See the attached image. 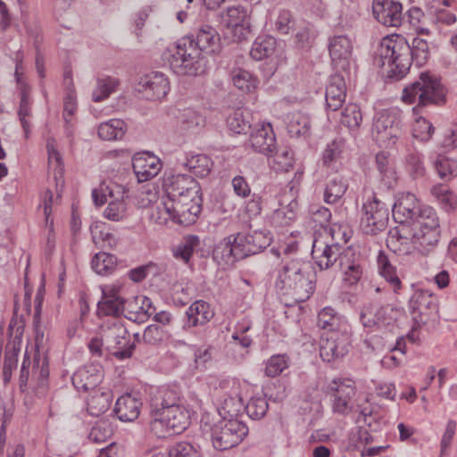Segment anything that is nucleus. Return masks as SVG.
Listing matches in <instances>:
<instances>
[{"mask_svg": "<svg viewBox=\"0 0 457 457\" xmlns=\"http://www.w3.org/2000/svg\"><path fill=\"white\" fill-rule=\"evenodd\" d=\"M377 169L381 175V179L388 186L396 181V172L395 170L394 162L386 152H380L376 155Z\"/></svg>", "mask_w": 457, "mask_h": 457, "instance_id": "obj_43", "label": "nucleus"}, {"mask_svg": "<svg viewBox=\"0 0 457 457\" xmlns=\"http://www.w3.org/2000/svg\"><path fill=\"white\" fill-rule=\"evenodd\" d=\"M372 12L376 20L386 27H398L403 19V5L395 0H373Z\"/></svg>", "mask_w": 457, "mask_h": 457, "instance_id": "obj_19", "label": "nucleus"}, {"mask_svg": "<svg viewBox=\"0 0 457 457\" xmlns=\"http://www.w3.org/2000/svg\"><path fill=\"white\" fill-rule=\"evenodd\" d=\"M136 90L147 100H160L169 91V81L162 73L153 71L139 77Z\"/></svg>", "mask_w": 457, "mask_h": 457, "instance_id": "obj_17", "label": "nucleus"}, {"mask_svg": "<svg viewBox=\"0 0 457 457\" xmlns=\"http://www.w3.org/2000/svg\"><path fill=\"white\" fill-rule=\"evenodd\" d=\"M185 166L194 175L200 178H205L212 170V161L205 154H195L187 159Z\"/></svg>", "mask_w": 457, "mask_h": 457, "instance_id": "obj_42", "label": "nucleus"}, {"mask_svg": "<svg viewBox=\"0 0 457 457\" xmlns=\"http://www.w3.org/2000/svg\"><path fill=\"white\" fill-rule=\"evenodd\" d=\"M144 306L138 296L126 300L124 305V317L134 322L141 323L146 320V316L143 312Z\"/></svg>", "mask_w": 457, "mask_h": 457, "instance_id": "obj_56", "label": "nucleus"}, {"mask_svg": "<svg viewBox=\"0 0 457 457\" xmlns=\"http://www.w3.org/2000/svg\"><path fill=\"white\" fill-rule=\"evenodd\" d=\"M315 271L310 262L291 259L278 270L276 287L294 301L303 303L314 292Z\"/></svg>", "mask_w": 457, "mask_h": 457, "instance_id": "obj_2", "label": "nucleus"}, {"mask_svg": "<svg viewBox=\"0 0 457 457\" xmlns=\"http://www.w3.org/2000/svg\"><path fill=\"white\" fill-rule=\"evenodd\" d=\"M361 212L360 227L363 233L375 236L386 228L389 221L388 207L375 195L371 200L363 204Z\"/></svg>", "mask_w": 457, "mask_h": 457, "instance_id": "obj_7", "label": "nucleus"}, {"mask_svg": "<svg viewBox=\"0 0 457 457\" xmlns=\"http://www.w3.org/2000/svg\"><path fill=\"white\" fill-rule=\"evenodd\" d=\"M117 264V258L105 252H100L93 257L91 261L92 269L99 275H108L112 273Z\"/></svg>", "mask_w": 457, "mask_h": 457, "instance_id": "obj_48", "label": "nucleus"}, {"mask_svg": "<svg viewBox=\"0 0 457 457\" xmlns=\"http://www.w3.org/2000/svg\"><path fill=\"white\" fill-rule=\"evenodd\" d=\"M297 208V201L291 200L286 206L276 209L271 215L272 224L278 228L290 226L296 219Z\"/></svg>", "mask_w": 457, "mask_h": 457, "instance_id": "obj_38", "label": "nucleus"}, {"mask_svg": "<svg viewBox=\"0 0 457 457\" xmlns=\"http://www.w3.org/2000/svg\"><path fill=\"white\" fill-rule=\"evenodd\" d=\"M152 420L149 423L151 432L159 438H164L173 436L172 429L167 422V418L163 417V411H153L150 410Z\"/></svg>", "mask_w": 457, "mask_h": 457, "instance_id": "obj_51", "label": "nucleus"}, {"mask_svg": "<svg viewBox=\"0 0 457 457\" xmlns=\"http://www.w3.org/2000/svg\"><path fill=\"white\" fill-rule=\"evenodd\" d=\"M402 99L407 104H418L413 107L416 112L419 109L428 105H439L445 102V90L440 81L428 72H422L419 79L405 87Z\"/></svg>", "mask_w": 457, "mask_h": 457, "instance_id": "obj_5", "label": "nucleus"}, {"mask_svg": "<svg viewBox=\"0 0 457 457\" xmlns=\"http://www.w3.org/2000/svg\"><path fill=\"white\" fill-rule=\"evenodd\" d=\"M200 245L198 236L187 235L183 237L179 245L172 249L173 256L181 260L184 263H188L196 247Z\"/></svg>", "mask_w": 457, "mask_h": 457, "instance_id": "obj_40", "label": "nucleus"}, {"mask_svg": "<svg viewBox=\"0 0 457 457\" xmlns=\"http://www.w3.org/2000/svg\"><path fill=\"white\" fill-rule=\"evenodd\" d=\"M288 367V357L286 354L272 355L266 363L265 375L275 378Z\"/></svg>", "mask_w": 457, "mask_h": 457, "instance_id": "obj_60", "label": "nucleus"}, {"mask_svg": "<svg viewBox=\"0 0 457 457\" xmlns=\"http://www.w3.org/2000/svg\"><path fill=\"white\" fill-rule=\"evenodd\" d=\"M403 122L397 110H385L381 112L373 124V131L377 140L383 142L386 146L395 144L403 135Z\"/></svg>", "mask_w": 457, "mask_h": 457, "instance_id": "obj_9", "label": "nucleus"}, {"mask_svg": "<svg viewBox=\"0 0 457 457\" xmlns=\"http://www.w3.org/2000/svg\"><path fill=\"white\" fill-rule=\"evenodd\" d=\"M170 457H200L196 448L188 442H179L172 445L170 450Z\"/></svg>", "mask_w": 457, "mask_h": 457, "instance_id": "obj_64", "label": "nucleus"}, {"mask_svg": "<svg viewBox=\"0 0 457 457\" xmlns=\"http://www.w3.org/2000/svg\"><path fill=\"white\" fill-rule=\"evenodd\" d=\"M141 403L130 395L119 397L114 406V412L117 418L124 422L135 420L139 415Z\"/></svg>", "mask_w": 457, "mask_h": 457, "instance_id": "obj_32", "label": "nucleus"}, {"mask_svg": "<svg viewBox=\"0 0 457 457\" xmlns=\"http://www.w3.org/2000/svg\"><path fill=\"white\" fill-rule=\"evenodd\" d=\"M187 322L185 327L194 328L203 326L212 318V312L210 310L208 303L198 300L194 302L187 309Z\"/></svg>", "mask_w": 457, "mask_h": 457, "instance_id": "obj_33", "label": "nucleus"}, {"mask_svg": "<svg viewBox=\"0 0 457 457\" xmlns=\"http://www.w3.org/2000/svg\"><path fill=\"white\" fill-rule=\"evenodd\" d=\"M377 262L380 275L389 283L395 294L400 295L401 290L411 291L408 301V310L414 326L420 327L438 316L439 303L436 295L428 290L415 289L413 285L408 287L403 286L395 267L390 263L387 255L383 251H379Z\"/></svg>", "mask_w": 457, "mask_h": 457, "instance_id": "obj_1", "label": "nucleus"}, {"mask_svg": "<svg viewBox=\"0 0 457 457\" xmlns=\"http://www.w3.org/2000/svg\"><path fill=\"white\" fill-rule=\"evenodd\" d=\"M104 341L106 351L118 360H125L132 356L135 343H129V333L121 325H112L104 331Z\"/></svg>", "mask_w": 457, "mask_h": 457, "instance_id": "obj_12", "label": "nucleus"}, {"mask_svg": "<svg viewBox=\"0 0 457 457\" xmlns=\"http://www.w3.org/2000/svg\"><path fill=\"white\" fill-rule=\"evenodd\" d=\"M221 21L226 28L231 29L237 41L245 39L251 32L247 11L240 5L227 8L221 14Z\"/></svg>", "mask_w": 457, "mask_h": 457, "instance_id": "obj_18", "label": "nucleus"}, {"mask_svg": "<svg viewBox=\"0 0 457 457\" xmlns=\"http://www.w3.org/2000/svg\"><path fill=\"white\" fill-rule=\"evenodd\" d=\"M133 170L139 182L148 181L158 175L162 169L161 160L154 155L135 156L132 160Z\"/></svg>", "mask_w": 457, "mask_h": 457, "instance_id": "obj_26", "label": "nucleus"}, {"mask_svg": "<svg viewBox=\"0 0 457 457\" xmlns=\"http://www.w3.org/2000/svg\"><path fill=\"white\" fill-rule=\"evenodd\" d=\"M236 243L239 247L243 259L253 254L259 253L271 243V237L264 230H253L247 234H236Z\"/></svg>", "mask_w": 457, "mask_h": 457, "instance_id": "obj_20", "label": "nucleus"}, {"mask_svg": "<svg viewBox=\"0 0 457 457\" xmlns=\"http://www.w3.org/2000/svg\"><path fill=\"white\" fill-rule=\"evenodd\" d=\"M248 434V428L236 419L222 420L212 428V441L219 451L237 446Z\"/></svg>", "mask_w": 457, "mask_h": 457, "instance_id": "obj_6", "label": "nucleus"}, {"mask_svg": "<svg viewBox=\"0 0 457 457\" xmlns=\"http://www.w3.org/2000/svg\"><path fill=\"white\" fill-rule=\"evenodd\" d=\"M274 157V164L277 170L287 172L291 170L295 163L294 152L288 147H282L278 150H274L272 155Z\"/></svg>", "mask_w": 457, "mask_h": 457, "instance_id": "obj_57", "label": "nucleus"}, {"mask_svg": "<svg viewBox=\"0 0 457 457\" xmlns=\"http://www.w3.org/2000/svg\"><path fill=\"white\" fill-rule=\"evenodd\" d=\"M435 131L434 126L423 117L416 119L413 124L412 134L413 137L421 141H428Z\"/></svg>", "mask_w": 457, "mask_h": 457, "instance_id": "obj_63", "label": "nucleus"}, {"mask_svg": "<svg viewBox=\"0 0 457 457\" xmlns=\"http://www.w3.org/2000/svg\"><path fill=\"white\" fill-rule=\"evenodd\" d=\"M127 131V125L120 119H111L108 121L102 122L98 127V136L103 140H119L121 139Z\"/></svg>", "mask_w": 457, "mask_h": 457, "instance_id": "obj_37", "label": "nucleus"}, {"mask_svg": "<svg viewBox=\"0 0 457 457\" xmlns=\"http://www.w3.org/2000/svg\"><path fill=\"white\" fill-rule=\"evenodd\" d=\"M410 44L401 35H391L382 38L375 62L386 69V79L398 81L404 78L411 66Z\"/></svg>", "mask_w": 457, "mask_h": 457, "instance_id": "obj_3", "label": "nucleus"}, {"mask_svg": "<svg viewBox=\"0 0 457 457\" xmlns=\"http://www.w3.org/2000/svg\"><path fill=\"white\" fill-rule=\"evenodd\" d=\"M112 401V391L98 387L90 394L87 400V411L91 416L99 417L109 410Z\"/></svg>", "mask_w": 457, "mask_h": 457, "instance_id": "obj_28", "label": "nucleus"}, {"mask_svg": "<svg viewBox=\"0 0 457 457\" xmlns=\"http://www.w3.org/2000/svg\"><path fill=\"white\" fill-rule=\"evenodd\" d=\"M119 84L120 81L118 79L110 76L97 78L96 88L92 94L93 101L101 102L109 97L112 93L116 91Z\"/></svg>", "mask_w": 457, "mask_h": 457, "instance_id": "obj_44", "label": "nucleus"}, {"mask_svg": "<svg viewBox=\"0 0 457 457\" xmlns=\"http://www.w3.org/2000/svg\"><path fill=\"white\" fill-rule=\"evenodd\" d=\"M247 415L253 420L262 419L269 409L266 395H256L253 396L245 407Z\"/></svg>", "mask_w": 457, "mask_h": 457, "instance_id": "obj_53", "label": "nucleus"}, {"mask_svg": "<svg viewBox=\"0 0 457 457\" xmlns=\"http://www.w3.org/2000/svg\"><path fill=\"white\" fill-rule=\"evenodd\" d=\"M170 208H173L174 222L183 226L194 224L202 211L203 198L201 191L196 196L185 195L170 200Z\"/></svg>", "mask_w": 457, "mask_h": 457, "instance_id": "obj_15", "label": "nucleus"}, {"mask_svg": "<svg viewBox=\"0 0 457 457\" xmlns=\"http://www.w3.org/2000/svg\"><path fill=\"white\" fill-rule=\"evenodd\" d=\"M326 394L331 399L334 412L347 415L352 411V399L355 395V386L352 380L345 378L333 379L327 386Z\"/></svg>", "mask_w": 457, "mask_h": 457, "instance_id": "obj_10", "label": "nucleus"}, {"mask_svg": "<svg viewBox=\"0 0 457 457\" xmlns=\"http://www.w3.org/2000/svg\"><path fill=\"white\" fill-rule=\"evenodd\" d=\"M401 227H395L390 229L386 244L388 246H395L396 243L401 245L408 244L409 240L411 241V226L407 224H401Z\"/></svg>", "mask_w": 457, "mask_h": 457, "instance_id": "obj_59", "label": "nucleus"}, {"mask_svg": "<svg viewBox=\"0 0 457 457\" xmlns=\"http://www.w3.org/2000/svg\"><path fill=\"white\" fill-rule=\"evenodd\" d=\"M248 112L245 113L242 110H237L228 118V126L229 129L237 134H245L251 129V123L248 120Z\"/></svg>", "mask_w": 457, "mask_h": 457, "instance_id": "obj_55", "label": "nucleus"}, {"mask_svg": "<svg viewBox=\"0 0 457 457\" xmlns=\"http://www.w3.org/2000/svg\"><path fill=\"white\" fill-rule=\"evenodd\" d=\"M166 198L170 201L185 195L196 196L201 191L199 183L190 175L177 174L168 178L164 184Z\"/></svg>", "mask_w": 457, "mask_h": 457, "instance_id": "obj_21", "label": "nucleus"}, {"mask_svg": "<svg viewBox=\"0 0 457 457\" xmlns=\"http://www.w3.org/2000/svg\"><path fill=\"white\" fill-rule=\"evenodd\" d=\"M411 62H415L418 66L424 65L430 55L429 46L426 39L416 37L410 45Z\"/></svg>", "mask_w": 457, "mask_h": 457, "instance_id": "obj_52", "label": "nucleus"}, {"mask_svg": "<svg viewBox=\"0 0 457 457\" xmlns=\"http://www.w3.org/2000/svg\"><path fill=\"white\" fill-rule=\"evenodd\" d=\"M439 178L450 181L457 177V160L439 154L434 163Z\"/></svg>", "mask_w": 457, "mask_h": 457, "instance_id": "obj_50", "label": "nucleus"}, {"mask_svg": "<svg viewBox=\"0 0 457 457\" xmlns=\"http://www.w3.org/2000/svg\"><path fill=\"white\" fill-rule=\"evenodd\" d=\"M340 121L349 129L352 136L356 137L362 123V113L360 106L356 104H348L341 113Z\"/></svg>", "mask_w": 457, "mask_h": 457, "instance_id": "obj_36", "label": "nucleus"}, {"mask_svg": "<svg viewBox=\"0 0 457 457\" xmlns=\"http://www.w3.org/2000/svg\"><path fill=\"white\" fill-rule=\"evenodd\" d=\"M163 417L167 418L170 428L172 429L175 435L182 433L190 422L189 412L183 405L164 410Z\"/></svg>", "mask_w": 457, "mask_h": 457, "instance_id": "obj_34", "label": "nucleus"}, {"mask_svg": "<svg viewBox=\"0 0 457 457\" xmlns=\"http://www.w3.org/2000/svg\"><path fill=\"white\" fill-rule=\"evenodd\" d=\"M33 375L37 376L38 385L34 388L36 394L43 396L46 393L47 379L49 376V368L46 358L40 360L39 356L34 357Z\"/></svg>", "mask_w": 457, "mask_h": 457, "instance_id": "obj_47", "label": "nucleus"}, {"mask_svg": "<svg viewBox=\"0 0 457 457\" xmlns=\"http://www.w3.org/2000/svg\"><path fill=\"white\" fill-rule=\"evenodd\" d=\"M312 255L320 270H328L338 262L340 269L344 268L347 255H352L349 251H345L337 243H323L315 239L312 244Z\"/></svg>", "mask_w": 457, "mask_h": 457, "instance_id": "obj_11", "label": "nucleus"}, {"mask_svg": "<svg viewBox=\"0 0 457 457\" xmlns=\"http://www.w3.org/2000/svg\"><path fill=\"white\" fill-rule=\"evenodd\" d=\"M101 191L104 195L108 194V196L112 199L104 210V217L112 221L124 219L127 215V205L124 199L128 197V190L125 187L113 182L109 184L104 182L101 184Z\"/></svg>", "mask_w": 457, "mask_h": 457, "instance_id": "obj_16", "label": "nucleus"}, {"mask_svg": "<svg viewBox=\"0 0 457 457\" xmlns=\"http://www.w3.org/2000/svg\"><path fill=\"white\" fill-rule=\"evenodd\" d=\"M167 57L170 69L179 76H200L209 68L208 56L195 41V35L181 37Z\"/></svg>", "mask_w": 457, "mask_h": 457, "instance_id": "obj_4", "label": "nucleus"}, {"mask_svg": "<svg viewBox=\"0 0 457 457\" xmlns=\"http://www.w3.org/2000/svg\"><path fill=\"white\" fill-rule=\"evenodd\" d=\"M350 348V337L345 332L326 331L320 337V356L327 362L344 357Z\"/></svg>", "mask_w": 457, "mask_h": 457, "instance_id": "obj_13", "label": "nucleus"}, {"mask_svg": "<svg viewBox=\"0 0 457 457\" xmlns=\"http://www.w3.org/2000/svg\"><path fill=\"white\" fill-rule=\"evenodd\" d=\"M236 241V235H229L215 245L212 250V258L219 265L229 267L237 261L243 259Z\"/></svg>", "mask_w": 457, "mask_h": 457, "instance_id": "obj_24", "label": "nucleus"}, {"mask_svg": "<svg viewBox=\"0 0 457 457\" xmlns=\"http://www.w3.org/2000/svg\"><path fill=\"white\" fill-rule=\"evenodd\" d=\"M403 312V308H396L389 304L378 305V318H377L378 331L393 328Z\"/></svg>", "mask_w": 457, "mask_h": 457, "instance_id": "obj_41", "label": "nucleus"}, {"mask_svg": "<svg viewBox=\"0 0 457 457\" xmlns=\"http://www.w3.org/2000/svg\"><path fill=\"white\" fill-rule=\"evenodd\" d=\"M277 40L271 36L258 37L251 48L250 55L256 61L266 59L272 55L276 49Z\"/></svg>", "mask_w": 457, "mask_h": 457, "instance_id": "obj_39", "label": "nucleus"}, {"mask_svg": "<svg viewBox=\"0 0 457 457\" xmlns=\"http://www.w3.org/2000/svg\"><path fill=\"white\" fill-rule=\"evenodd\" d=\"M346 86L344 78L336 74L331 76L326 88V103L328 109L337 111L345 103Z\"/></svg>", "mask_w": 457, "mask_h": 457, "instance_id": "obj_27", "label": "nucleus"}, {"mask_svg": "<svg viewBox=\"0 0 457 457\" xmlns=\"http://www.w3.org/2000/svg\"><path fill=\"white\" fill-rule=\"evenodd\" d=\"M180 393L176 388L162 387L152 397L150 407L153 411H163L180 406Z\"/></svg>", "mask_w": 457, "mask_h": 457, "instance_id": "obj_30", "label": "nucleus"}, {"mask_svg": "<svg viewBox=\"0 0 457 457\" xmlns=\"http://www.w3.org/2000/svg\"><path fill=\"white\" fill-rule=\"evenodd\" d=\"M328 51L334 63L345 62L352 55V41L345 35L334 36L329 38Z\"/></svg>", "mask_w": 457, "mask_h": 457, "instance_id": "obj_29", "label": "nucleus"}, {"mask_svg": "<svg viewBox=\"0 0 457 457\" xmlns=\"http://www.w3.org/2000/svg\"><path fill=\"white\" fill-rule=\"evenodd\" d=\"M104 378L103 367L99 363L87 364L72 375V385L78 391L96 390Z\"/></svg>", "mask_w": 457, "mask_h": 457, "instance_id": "obj_22", "label": "nucleus"}, {"mask_svg": "<svg viewBox=\"0 0 457 457\" xmlns=\"http://www.w3.org/2000/svg\"><path fill=\"white\" fill-rule=\"evenodd\" d=\"M170 201L167 198H162L160 203H156L151 208L150 219L158 225H165L170 220L174 221L173 208H170Z\"/></svg>", "mask_w": 457, "mask_h": 457, "instance_id": "obj_46", "label": "nucleus"}, {"mask_svg": "<svg viewBox=\"0 0 457 457\" xmlns=\"http://www.w3.org/2000/svg\"><path fill=\"white\" fill-rule=\"evenodd\" d=\"M340 318L331 307L323 308L318 314V325L327 331H338Z\"/></svg>", "mask_w": 457, "mask_h": 457, "instance_id": "obj_58", "label": "nucleus"}, {"mask_svg": "<svg viewBox=\"0 0 457 457\" xmlns=\"http://www.w3.org/2000/svg\"><path fill=\"white\" fill-rule=\"evenodd\" d=\"M345 262L347 264H345L344 268L340 269L345 275L344 280L350 286L356 285L362 276V267L359 262L351 261L349 255H347Z\"/></svg>", "mask_w": 457, "mask_h": 457, "instance_id": "obj_61", "label": "nucleus"}, {"mask_svg": "<svg viewBox=\"0 0 457 457\" xmlns=\"http://www.w3.org/2000/svg\"><path fill=\"white\" fill-rule=\"evenodd\" d=\"M102 299L97 303L98 316L123 315L126 299L120 294L117 287H106L102 289Z\"/></svg>", "mask_w": 457, "mask_h": 457, "instance_id": "obj_23", "label": "nucleus"}, {"mask_svg": "<svg viewBox=\"0 0 457 457\" xmlns=\"http://www.w3.org/2000/svg\"><path fill=\"white\" fill-rule=\"evenodd\" d=\"M229 76L233 85L244 93L253 92L259 84L258 79L253 74L239 67L231 69Z\"/></svg>", "mask_w": 457, "mask_h": 457, "instance_id": "obj_35", "label": "nucleus"}, {"mask_svg": "<svg viewBox=\"0 0 457 457\" xmlns=\"http://www.w3.org/2000/svg\"><path fill=\"white\" fill-rule=\"evenodd\" d=\"M378 304L368 303L362 305L360 311V321L369 332L378 331Z\"/></svg>", "mask_w": 457, "mask_h": 457, "instance_id": "obj_49", "label": "nucleus"}, {"mask_svg": "<svg viewBox=\"0 0 457 457\" xmlns=\"http://www.w3.org/2000/svg\"><path fill=\"white\" fill-rule=\"evenodd\" d=\"M168 338V331L158 325H149L143 334L144 342L151 345H159Z\"/></svg>", "mask_w": 457, "mask_h": 457, "instance_id": "obj_62", "label": "nucleus"}, {"mask_svg": "<svg viewBox=\"0 0 457 457\" xmlns=\"http://www.w3.org/2000/svg\"><path fill=\"white\" fill-rule=\"evenodd\" d=\"M426 208L430 207L421 204L413 194L404 193L393 205L392 214L395 222L412 226L416 220H420Z\"/></svg>", "mask_w": 457, "mask_h": 457, "instance_id": "obj_14", "label": "nucleus"}, {"mask_svg": "<svg viewBox=\"0 0 457 457\" xmlns=\"http://www.w3.org/2000/svg\"><path fill=\"white\" fill-rule=\"evenodd\" d=\"M439 220L433 208H426L420 220L411 226V243L426 248L435 246L440 238Z\"/></svg>", "mask_w": 457, "mask_h": 457, "instance_id": "obj_8", "label": "nucleus"}, {"mask_svg": "<svg viewBox=\"0 0 457 457\" xmlns=\"http://www.w3.org/2000/svg\"><path fill=\"white\" fill-rule=\"evenodd\" d=\"M252 148L267 156L273 155L276 148V138L271 125H262L253 129L249 137Z\"/></svg>", "mask_w": 457, "mask_h": 457, "instance_id": "obj_25", "label": "nucleus"}, {"mask_svg": "<svg viewBox=\"0 0 457 457\" xmlns=\"http://www.w3.org/2000/svg\"><path fill=\"white\" fill-rule=\"evenodd\" d=\"M220 35L217 30L210 25H203L198 29L195 41L207 56L220 50Z\"/></svg>", "mask_w": 457, "mask_h": 457, "instance_id": "obj_31", "label": "nucleus"}, {"mask_svg": "<svg viewBox=\"0 0 457 457\" xmlns=\"http://www.w3.org/2000/svg\"><path fill=\"white\" fill-rule=\"evenodd\" d=\"M431 193L446 212L455 209L456 198L448 186L437 184L432 187Z\"/></svg>", "mask_w": 457, "mask_h": 457, "instance_id": "obj_54", "label": "nucleus"}, {"mask_svg": "<svg viewBox=\"0 0 457 457\" xmlns=\"http://www.w3.org/2000/svg\"><path fill=\"white\" fill-rule=\"evenodd\" d=\"M347 189V184L344 178L340 175H337L332 178L327 184L324 192V201L327 204L337 203L345 193Z\"/></svg>", "mask_w": 457, "mask_h": 457, "instance_id": "obj_45", "label": "nucleus"}]
</instances>
